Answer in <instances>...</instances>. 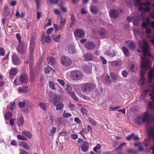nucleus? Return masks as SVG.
Listing matches in <instances>:
<instances>
[{
  "label": "nucleus",
  "instance_id": "f257e3e1",
  "mask_svg": "<svg viewBox=\"0 0 154 154\" xmlns=\"http://www.w3.org/2000/svg\"><path fill=\"white\" fill-rule=\"evenodd\" d=\"M138 43L139 47L137 51L140 53L142 51L144 56V57H142L141 58V71L140 73L141 79L143 80L142 85L143 86L145 81L144 78V74L146 71L150 67V62L146 56H150L149 52V47L147 43L144 40H140L138 41Z\"/></svg>",
  "mask_w": 154,
  "mask_h": 154
},
{
  "label": "nucleus",
  "instance_id": "f03ea898",
  "mask_svg": "<svg viewBox=\"0 0 154 154\" xmlns=\"http://www.w3.org/2000/svg\"><path fill=\"white\" fill-rule=\"evenodd\" d=\"M149 95L150 98L154 101V89L149 93ZM148 107L151 109H154V104L152 102H149L148 104ZM135 121L139 125H141L143 123L145 122L147 124H149L151 121L154 122V116L153 114H149L147 112H146L143 114L138 116L135 119ZM152 150V154H154V148H151Z\"/></svg>",
  "mask_w": 154,
  "mask_h": 154
},
{
  "label": "nucleus",
  "instance_id": "7ed1b4c3",
  "mask_svg": "<svg viewBox=\"0 0 154 154\" xmlns=\"http://www.w3.org/2000/svg\"><path fill=\"white\" fill-rule=\"evenodd\" d=\"M95 87V85L92 83H85L82 86V90L84 92L89 93L92 91Z\"/></svg>",
  "mask_w": 154,
  "mask_h": 154
},
{
  "label": "nucleus",
  "instance_id": "20e7f679",
  "mask_svg": "<svg viewBox=\"0 0 154 154\" xmlns=\"http://www.w3.org/2000/svg\"><path fill=\"white\" fill-rule=\"evenodd\" d=\"M28 82V78L27 75L25 74H23L20 75L19 79H16L14 81L16 85H20L23 83H26Z\"/></svg>",
  "mask_w": 154,
  "mask_h": 154
},
{
  "label": "nucleus",
  "instance_id": "39448f33",
  "mask_svg": "<svg viewBox=\"0 0 154 154\" xmlns=\"http://www.w3.org/2000/svg\"><path fill=\"white\" fill-rule=\"evenodd\" d=\"M82 76V73L79 70H74L71 72V77L72 79L73 80H79L81 79Z\"/></svg>",
  "mask_w": 154,
  "mask_h": 154
},
{
  "label": "nucleus",
  "instance_id": "423d86ee",
  "mask_svg": "<svg viewBox=\"0 0 154 154\" xmlns=\"http://www.w3.org/2000/svg\"><path fill=\"white\" fill-rule=\"evenodd\" d=\"M60 62L63 66H69L72 63L71 59L66 56L61 57L60 59Z\"/></svg>",
  "mask_w": 154,
  "mask_h": 154
},
{
  "label": "nucleus",
  "instance_id": "0eeeda50",
  "mask_svg": "<svg viewBox=\"0 0 154 154\" xmlns=\"http://www.w3.org/2000/svg\"><path fill=\"white\" fill-rule=\"evenodd\" d=\"M74 34L75 36L79 38H82L85 35V33L83 30L78 29L75 31Z\"/></svg>",
  "mask_w": 154,
  "mask_h": 154
},
{
  "label": "nucleus",
  "instance_id": "6e6552de",
  "mask_svg": "<svg viewBox=\"0 0 154 154\" xmlns=\"http://www.w3.org/2000/svg\"><path fill=\"white\" fill-rule=\"evenodd\" d=\"M17 51L20 53L23 54L26 51V45L21 43H19V46L17 48Z\"/></svg>",
  "mask_w": 154,
  "mask_h": 154
},
{
  "label": "nucleus",
  "instance_id": "1a4fd4ad",
  "mask_svg": "<svg viewBox=\"0 0 154 154\" xmlns=\"http://www.w3.org/2000/svg\"><path fill=\"white\" fill-rule=\"evenodd\" d=\"M13 63L16 65H18L20 63V60L18 55L16 54H14L12 56Z\"/></svg>",
  "mask_w": 154,
  "mask_h": 154
},
{
  "label": "nucleus",
  "instance_id": "9d476101",
  "mask_svg": "<svg viewBox=\"0 0 154 154\" xmlns=\"http://www.w3.org/2000/svg\"><path fill=\"white\" fill-rule=\"evenodd\" d=\"M137 64L134 62H131L128 65V69L130 72H134L137 70Z\"/></svg>",
  "mask_w": 154,
  "mask_h": 154
},
{
  "label": "nucleus",
  "instance_id": "9b49d317",
  "mask_svg": "<svg viewBox=\"0 0 154 154\" xmlns=\"http://www.w3.org/2000/svg\"><path fill=\"white\" fill-rule=\"evenodd\" d=\"M35 41H31L30 44V60L31 61L33 60L32 54L33 53V49L34 47Z\"/></svg>",
  "mask_w": 154,
  "mask_h": 154
},
{
  "label": "nucleus",
  "instance_id": "f8f14e48",
  "mask_svg": "<svg viewBox=\"0 0 154 154\" xmlns=\"http://www.w3.org/2000/svg\"><path fill=\"white\" fill-rule=\"evenodd\" d=\"M85 47L87 49L91 50L94 48L95 45L92 42H88L85 44Z\"/></svg>",
  "mask_w": 154,
  "mask_h": 154
},
{
  "label": "nucleus",
  "instance_id": "ddd939ff",
  "mask_svg": "<svg viewBox=\"0 0 154 154\" xmlns=\"http://www.w3.org/2000/svg\"><path fill=\"white\" fill-rule=\"evenodd\" d=\"M119 15L118 12L115 10H111L109 12L110 16L114 19L117 18Z\"/></svg>",
  "mask_w": 154,
  "mask_h": 154
},
{
  "label": "nucleus",
  "instance_id": "4468645a",
  "mask_svg": "<svg viewBox=\"0 0 154 154\" xmlns=\"http://www.w3.org/2000/svg\"><path fill=\"white\" fill-rule=\"evenodd\" d=\"M147 134L149 138L154 139V127H150L147 131Z\"/></svg>",
  "mask_w": 154,
  "mask_h": 154
},
{
  "label": "nucleus",
  "instance_id": "2eb2a0df",
  "mask_svg": "<svg viewBox=\"0 0 154 154\" xmlns=\"http://www.w3.org/2000/svg\"><path fill=\"white\" fill-rule=\"evenodd\" d=\"M60 25L59 26V28L60 30H61L64 28V26L65 25L66 21L65 18H63L62 16H60Z\"/></svg>",
  "mask_w": 154,
  "mask_h": 154
},
{
  "label": "nucleus",
  "instance_id": "dca6fc26",
  "mask_svg": "<svg viewBox=\"0 0 154 154\" xmlns=\"http://www.w3.org/2000/svg\"><path fill=\"white\" fill-rule=\"evenodd\" d=\"M18 91L21 93H26L29 91V88L27 87L23 86L18 88Z\"/></svg>",
  "mask_w": 154,
  "mask_h": 154
},
{
  "label": "nucleus",
  "instance_id": "f3484780",
  "mask_svg": "<svg viewBox=\"0 0 154 154\" xmlns=\"http://www.w3.org/2000/svg\"><path fill=\"white\" fill-rule=\"evenodd\" d=\"M105 53L106 55L110 56L112 57L115 56L116 54V51L114 50H107L105 52Z\"/></svg>",
  "mask_w": 154,
  "mask_h": 154
},
{
  "label": "nucleus",
  "instance_id": "a211bd4d",
  "mask_svg": "<svg viewBox=\"0 0 154 154\" xmlns=\"http://www.w3.org/2000/svg\"><path fill=\"white\" fill-rule=\"evenodd\" d=\"M154 78V68L151 69L148 74V79L149 81L150 82Z\"/></svg>",
  "mask_w": 154,
  "mask_h": 154
},
{
  "label": "nucleus",
  "instance_id": "6ab92c4d",
  "mask_svg": "<svg viewBox=\"0 0 154 154\" xmlns=\"http://www.w3.org/2000/svg\"><path fill=\"white\" fill-rule=\"evenodd\" d=\"M47 60L48 64L51 65H53L56 63V60L53 57H50L47 58Z\"/></svg>",
  "mask_w": 154,
  "mask_h": 154
},
{
  "label": "nucleus",
  "instance_id": "aec40b11",
  "mask_svg": "<svg viewBox=\"0 0 154 154\" xmlns=\"http://www.w3.org/2000/svg\"><path fill=\"white\" fill-rule=\"evenodd\" d=\"M99 35L103 38L107 36V32L103 28H101L98 31Z\"/></svg>",
  "mask_w": 154,
  "mask_h": 154
},
{
  "label": "nucleus",
  "instance_id": "412c9836",
  "mask_svg": "<svg viewBox=\"0 0 154 154\" xmlns=\"http://www.w3.org/2000/svg\"><path fill=\"white\" fill-rule=\"evenodd\" d=\"M57 101H54L53 102L54 105L56 107L57 110H61L64 106V105L62 103L57 104Z\"/></svg>",
  "mask_w": 154,
  "mask_h": 154
},
{
  "label": "nucleus",
  "instance_id": "4be33fe9",
  "mask_svg": "<svg viewBox=\"0 0 154 154\" xmlns=\"http://www.w3.org/2000/svg\"><path fill=\"white\" fill-rule=\"evenodd\" d=\"M88 143L87 141H84L82 149L83 152H86L88 150Z\"/></svg>",
  "mask_w": 154,
  "mask_h": 154
},
{
  "label": "nucleus",
  "instance_id": "5701e85b",
  "mask_svg": "<svg viewBox=\"0 0 154 154\" xmlns=\"http://www.w3.org/2000/svg\"><path fill=\"white\" fill-rule=\"evenodd\" d=\"M90 10L94 14H97L98 13V9L96 6L91 5L90 7Z\"/></svg>",
  "mask_w": 154,
  "mask_h": 154
},
{
  "label": "nucleus",
  "instance_id": "b1692460",
  "mask_svg": "<svg viewBox=\"0 0 154 154\" xmlns=\"http://www.w3.org/2000/svg\"><path fill=\"white\" fill-rule=\"evenodd\" d=\"M67 51L69 53L72 54L75 52V47L72 45H70L68 47Z\"/></svg>",
  "mask_w": 154,
  "mask_h": 154
},
{
  "label": "nucleus",
  "instance_id": "393cba45",
  "mask_svg": "<svg viewBox=\"0 0 154 154\" xmlns=\"http://www.w3.org/2000/svg\"><path fill=\"white\" fill-rule=\"evenodd\" d=\"M134 2L135 6L138 7L139 11H141L143 9L141 5V0H134Z\"/></svg>",
  "mask_w": 154,
  "mask_h": 154
},
{
  "label": "nucleus",
  "instance_id": "a878e982",
  "mask_svg": "<svg viewBox=\"0 0 154 154\" xmlns=\"http://www.w3.org/2000/svg\"><path fill=\"white\" fill-rule=\"evenodd\" d=\"M122 64L121 61L118 60L110 62L111 65L113 66L116 67L120 66Z\"/></svg>",
  "mask_w": 154,
  "mask_h": 154
},
{
  "label": "nucleus",
  "instance_id": "bb28decb",
  "mask_svg": "<svg viewBox=\"0 0 154 154\" xmlns=\"http://www.w3.org/2000/svg\"><path fill=\"white\" fill-rule=\"evenodd\" d=\"M84 59L86 61L92 60L93 59V57L91 54L87 53L85 55Z\"/></svg>",
  "mask_w": 154,
  "mask_h": 154
},
{
  "label": "nucleus",
  "instance_id": "cd10ccee",
  "mask_svg": "<svg viewBox=\"0 0 154 154\" xmlns=\"http://www.w3.org/2000/svg\"><path fill=\"white\" fill-rule=\"evenodd\" d=\"M24 122V120L22 117H20L17 119V122L18 126H20L22 125Z\"/></svg>",
  "mask_w": 154,
  "mask_h": 154
},
{
  "label": "nucleus",
  "instance_id": "c85d7f7f",
  "mask_svg": "<svg viewBox=\"0 0 154 154\" xmlns=\"http://www.w3.org/2000/svg\"><path fill=\"white\" fill-rule=\"evenodd\" d=\"M70 16H71L70 19L71 20V23L70 24V27H72L73 25H74L76 20L75 19V17L74 15L73 14H70Z\"/></svg>",
  "mask_w": 154,
  "mask_h": 154
},
{
  "label": "nucleus",
  "instance_id": "c756f323",
  "mask_svg": "<svg viewBox=\"0 0 154 154\" xmlns=\"http://www.w3.org/2000/svg\"><path fill=\"white\" fill-rule=\"evenodd\" d=\"M128 48L131 50H134L135 48V45L134 43L131 41H128Z\"/></svg>",
  "mask_w": 154,
  "mask_h": 154
},
{
  "label": "nucleus",
  "instance_id": "7c9ffc66",
  "mask_svg": "<svg viewBox=\"0 0 154 154\" xmlns=\"http://www.w3.org/2000/svg\"><path fill=\"white\" fill-rule=\"evenodd\" d=\"M22 134L26 136L29 138L32 137V135L28 131H24L22 132Z\"/></svg>",
  "mask_w": 154,
  "mask_h": 154
},
{
  "label": "nucleus",
  "instance_id": "2f4dec72",
  "mask_svg": "<svg viewBox=\"0 0 154 154\" xmlns=\"http://www.w3.org/2000/svg\"><path fill=\"white\" fill-rule=\"evenodd\" d=\"M50 2L52 4H57L58 3L60 2V3H63L62 0H47Z\"/></svg>",
  "mask_w": 154,
  "mask_h": 154
},
{
  "label": "nucleus",
  "instance_id": "473e14b6",
  "mask_svg": "<svg viewBox=\"0 0 154 154\" xmlns=\"http://www.w3.org/2000/svg\"><path fill=\"white\" fill-rule=\"evenodd\" d=\"M21 145L22 146L27 150L30 149V147L29 145L26 142H22L21 143Z\"/></svg>",
  "mask_w": 154,
  "mask_h": 154
},
{
  "label": "nucleus",
  "instance_id": "72a5a7b5",
  "mask_svg": "<svg viewBox=\"0 0 154 154\" xmlns=\"http://www.w3.org/2000/svg\"><path fill=\"white\" fill-rule=\"evenodd\" d=\"M67 88L66 89V90L68 92L69 95L70 94V93H73V92H71V91L72 89V88L71 87L70 85L67 84L66 85Z\"/></svg>",
  "mask_w": 154,
  "mask_h": 154
},
{
  "label": "nucleus",
  "instance_id": "f704fd0d",
  "mask_svg": "<svg viewBox=\"0 0 154 154\" xmlns=\"http://www.w3.org/2000/svg\"><path fill=\"white\" fill-rule=\"evenodd\" d=\"M60 36L61 35H60L57 36H55L54 35H52V38L54 41L57 42H58L59 39H60Z\"/></svg>",
  "mask_w": 154,
  "mask_h": 154
},
{
  "label": "nucleus",
  "instance_id": "c9c22d12",
  "mask_svg": "<svg viewBox=\"0 0 154 154\" xmlns=\"http://www.w3.org/2000/svg\"><path fill=\"white\" fill-rule=\"evenodd\" d=\"M122 50L125 54L126 56H128L129 55L128 49L125 47L123 46L122 47Z\"/></svg>",
  "mask_w": 154,
  "mask_h": 154
},
{
  "label": "nucleus",
  "instance_id": "e433bc0d",
  "mask_svg": "<svg viewBox=\"0 0 154 154\" xmlns=\"http://www.w3.org/2000/svg\"><path fill=\"white\" fill-rule=\"evenodd\" d=\"M17 73V69L14 68L11 69L9 72V74L11 75H15Z\"/></svg>",
  "mask_w": 154,
  "mask_h": 154
},
{
  "label": "nucleus",
  "instance_id": "4c0bfd02",
  "mask_svg": "<svg viewBox=\"0 0 154 154\" xmlns=\"http://www.w3.org/2000/svg\"><path fill=\"white\" fill-rule=\"evenodd\" d=\"M13 114L10 112H8L6 113L5 116V118L7 120H8L10 118L12 117Z\"/></svg>",
  "mask_w": 154,
  "mask_h": 154
},
{
  "label": "nucleus",
  "instance_id": "58836bf2",
  "mask_svg": "<svg viewBox=\"0 0 154 154\" xmlns=\"http://www.w3.org/2000/svg\"><path fill=\"white\" fill-rule=\"evenodd\" d=\"M51 69H53L52 67H50L49 66H47L45 68V72L46 74H49L50 71H51Z\"/></svg>",
  "mask_w": 154,
  "mask_h": 154
},
{
  "label": "nucleus",
  "instance_id": "ea45409f",
  "mask_svg": "<svg viewBox=\"0 0 154 154\" xmlns=\"http://www.w3.org/2000/svg\"><path fill=\"white\" fill-rule=\"evenodd\" d=\"M48 119L49 125H52L53 123V119L52 116L51 115H49L48 117Z\"/></svg>",
  "mask_w": 154,
  "mask_h": 154
},
{
  "label": "nucleus",
  "instance_id": "a19ab883",
  "mask_svg": "<svg viewBox=\"0 0 154 154\" xmlns=\"http://www.w3.org/2000/svg\"><path fill=\"white\" fill-rule=\"evenodd\" d=\"M69 95L73 98L74 100L76 101H78V99L74 92L70 93V94Z\"/></svg>",
  "mask_w": 154,
  "mask_h": 154
},
{
  "label": "nucleus",
  "instance_id": "79ce46f5",
  "mask_svg": "<svg viewBox=\"0 0 154 154\" xmlns=\"http://www.w3.org/2000/svg\"><path fill=\"white\" fill-rule=\"evenodd\" d=\"M29 58H30V55H29ZM33 61V60H32V61H31L30 60V61H29V60H28V61L27 60L25 62V63L27 64H28L29 62H31V63L29 64V67H30V71H31L32 70V67L33 65V63H32V62Z\"/></svg>",
  "mask_w": 154,
  "mask_h": 154
},
{
  "label": "nucleus",
  "instance_id": "37998d69",
  "mask_svg": "<svg viewBox=\"0 0 154 154\" xmlns=\"http://www.w3.org/2000/svg\"><path fill=\"white\" fill-rule=\"evenodd\" d=\"M39 106L41 107L42 109L44 111H45L46 110V106L45 103L40 102L39 103Z\"/></svg>",
  "mask_w": 154,
  "mask_h": 154
},
{
  "label": "nucleus",
  "instance_id": "c03bdc74",
  "mask_svg": "<svg viewBox=\"0 0 154 154\" xmlns=\"http://www.w3.org/2000/svg\"><path fill=\"white\" fill-rule=\"evenodd\" d=\"M110 75L111 79L115 81L116 79V74L113 73H110Z\"/></svg>",
  "mask_w": 154,
  "mask_h": 154
},
{
  "label": "nucleus",
  "instance_id": "a18cd8bd",
  "mask_svg": "<svg viewBox=\"0 0 154 154\" xmlns=\"http://www.w3.org/2000/svg\"><path fill=\"white\" fill-rule=\"evenodd\" d=\"M26 102L25 101L19 102L18 103V105L20 108L24 107L25 106Z\"/></svg>",
  "mask_w": 154,
  "mask_h": 154
},
{
  "label": "nucleus",
  "instance_id": "49530a36",
  "mask_svg": "<svg viewBox=\"0 0 154 154\" xmlns=\"http://www.w3.org/2000/svg\"><path fill=\"white\" fill-rule=\"evenodd\" d=\"M49 86L52 89L55 90L56 88H55V87L54 85V84L53 83L51 82V81H49Z\"/></svg>",
  "mask_w": 154,
  "mask_h": 154
},
{
  "label": "nucleus",
  "instance_id": "de8ad7c7",
  "mask_svg": "<svg viewBox=\"0 0 154 154\" xmlns=\"http://www.w3.org/2000/svg\"><path fill=\"white\" fill-rule=\"evenodd\" d=\"M128 152L131 154H136L137 153V151L132 149H128Z\"/></svg>",
  "mask_w": 154,
  "mask_h": 154
},
{
  "label": "nucleus",
  "instance_id": "09e8293b",
  "mask_svg": "<svg viewBox=\"0 0 154 154\" xmlns=\"http://www.w3.org/2000/svg\"><path fill=\"white\" fill-rule=\"evenodd\" d=\"M17 137L18 139L24 141H26L27 140V139L25 137L20 135H18Z\"/></svg>",
  "mask_w": 154,
  "mask_h": 154
},
{
  "label": "nucleus",
  "instance_id": "8fccbe9b",
  "mask_svg": "<svg viewBox=\"0 0 154 154\" xmlns=\"http://www.w3.org/2000/svg\"><path fill=\"white\" fill-rule=\"evenodd\" d=\"M126 145V143L125 142H122L121 143L119 146V147L116 149V150L119 149H122V147L125 146Z\"/></svg>",
  "mask_w": 154,
  "mask_h": 154
},
{
  "label": "nucleus",
  "instance_id": "3c124183",
  "mask_svg": "<svg viewBox=\"0 0 154 154\" xmlns=\"http://www.w3.org/2000/svg\"><path fill=\"white\" fill-rule=\"evenodd\" d=\"M101 148V146L100 144L98 143L97 146L93 148V150L94 151H97L99 149Z\"/></svg>",
  "mask_w": 154,
  "mask_h": 154
},
{
  "label": "nucleus",
  "instance_id": "603ef678",
  "mask_svg": "<svg viewBox=\"0 0 154 154\" xmlns=\"http://www.w3.org/2000/svg\"><path fill=\"white\" fill-rule=\"evenodd\" d=\"M105 80L108 83H111V81L110 79L109 76L108 75L105 78Z\"/></svg>",
  "mask_w": 154,
  "mask_h": 154
},
{
  "label": "nucleus",
  "instance_id": "864d4df0",
  "mask_svg": "<svg viewBox=\"0 0 154 154\" xmlns=\"http://www.w3.org/2000/svg\"><path fill=\"white\" fill-rule=\"evenodd\" d=\"M51 41V38L49 35L47 36L45 39V42L47 43H50Z\"/></svg>",
  "mask_w": 154,
  "mask_h": 154
},
{
  "label": "nucleus",
  "instance_id": "5fc2aeb1",
  "mask_svg": "<svg viewBox=\"0 0 154 154\" xmlns=\"http://www.w3.org/2000/svg\"><path fill=\"white\" fill-rule=\"evenodd\" d=\"M71 116L72 115L70 113H66L65 112V111H64L63 114V116L65 118H67L69 117H71Z\"/></svg>",
  "mask_w": 154,
  "mask_h": 154
},
{
  "label": "nucleus",
  "instance_id": "6e6d98bb",
  "mask_svg": "<svg viewBox=\"0 0 154 154\" xmlns=\"http://www.w3.org/2000/svg\"><path fill=\"white\" fill-rule=\"evenodd\" d=\"M16 36L17 39L19 43H21L22 42L21 41V37L20 34L19 33H17L16 35Z\"/></svg>",
  "mask_w": 154,
  "mask_h": 154
},
{
  "label": "nucleus",
  "instance_id": "4d7b16f0",
  "mask_svg": "<svg viewBox=\"0 0 154 154\" xmlns=\"http://www.w3.org/2000/svg\"><path fill=\"white\" fill-rule=\"evenodd\" d=\"M68 106L71 110H74V108L75 107V106L74 104L69 103Z\"/></svg>",
  "mask_w": 154,
  "mask_h": 154
},
{
  "label": "nucleus",
  "instance_id": "13d9d810",
  "mask_svg": "<svg viewBox=\"0 0 154 154\" xmlns=\"http://www.w3.org/2000/svg\"><path fill=\"white\" fill-rule=\"evenodd\" d=\"M57 81L62 86L65 85V82L63 80L58 79Z\"/></svg>",
  "mask_w": 154,
  "mask_h": 154
},
{
  "label": "nucleus",
  "instance_id": "bf43d9fd",
  "mask_svg": "<svg viewBox=\"0 0 154 154\" xmlns=\"http://www.w3.org/2000/svg\"><path fill=\"white\" fill-rule=\"evenodd\" d=\"M100 60H102V63L104 64H106L107 63V61L103 57H100Z\"/></svg>",
  "mask_w": 154,
  "mask_h": 154
},
{
  "label": "nucleus",
  "instance_id": "052dcab7",
  "mask_svg": "<svg viewBox=\"0 0 154 154\" xmlns=\"http://www.w3.org/2000/svg\"><path fill=\"white\" fill-rule=\"evenodd\" d=\"M5 54V51L4 49L2 48H0V55L4 56Z\"/></svg>",
  "mask_w": 154,
  "mask_h": 154
},
{
  "label": "nucleus",
  "instance_id": "680f3d73",
  "mask_svg": "<svg viewBox=\"0 0 154 154\" xmlns=\"http://www.w3.org/2000/svg\"><path fill=\"white\" fill-rule=\"evenodd\" d=\"M142 5L143 6H148L150 5L151 3L149 1H146V2H142Z\"/></svg>",
  "mask_w": 154,
  "mask_h": 154
},
{
  "label": "nucleus",
  "instance_id": "e2e57ef3",
  "mask_svg": "<svg viewBox=\"0 0 154 154\" xmlns=\"http://www.w3.org/2000/svg\"><path fill=\"white\" fill-rule=\"evenodd\" d=\"M134 135V134H132L130 135H128L127 137V140L130 141L131 139H132V137H133V136Z\"/></svg>",
  "mask_w": 154,
  "mask_h": 154
},
{
  "label": "nucleus",
  "instance_id": "0e129e2a",
  "mask_svg": "<svg viewBox=\"0 0 154 154\" xmlns=\"http://www.w3.org/2000/svg\"><path fill=\"white\" fill-rule=\"evenodd\" d=\"M142 10L141 11H150V8L149 7H142Z\"/></svg>",
  "mask_w": 154,
  "mask_h": 154
},
{
  "label": "nucleus",
  "instance_id": "69168bd1",
  "mask_svg": "<svg viewBox=\"0 0 154 154\" xmlns=\"http://www.w3.org/2000/svg\"><path fill=\"white\" fill-rule=\"evenodd\" d=\"M53 30V28H50L47 30L46 32L48 34H50L52 32Z\"/></svg>",
  "mask_w": 154,
  "mask_h": 154
},
{
  "label": "nucleus",
  "instance_id": "338daca9",
  "mask_svg": "<svg viewBox=\"0 0 154 154\" xmlns=\"http://www.w3.org/2000/svg\"><path fill=\"white\" fill-rule=\"evenodd\" d=\"M35 33H32L31 36V41H35Z\"/></svg>",
  "mask_w": 154,
  "mask_h": 154
},
{
  "label": "nucleus",
  "instance_id": "774afa93",
  "mask_svg": "<svg viewBox=\"0 0 154 154\" xmlns=\"http://www.w3.org/2000/svg\"><path fill=\"white\" fill-rule=\"evenodd\" d=\"M122 74L124 77H126L128 74V72L126 70L122 72Z\"/></svg>",
  "mask_w": 154,
  "mask_h": 154
}]
</instances>
